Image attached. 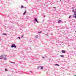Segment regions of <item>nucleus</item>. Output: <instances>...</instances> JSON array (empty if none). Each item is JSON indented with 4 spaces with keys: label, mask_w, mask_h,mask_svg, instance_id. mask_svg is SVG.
<instances>
[{
    "label": "nucleus",
    "mask_w": 76,
    "mask_h": 76,
    "mask_svg": "<svg viewBox=\"0 0 76 76\" xmlns=\"http://www.w3.org/2000/svg\"><path fill=\"white\" fill-rule=\"evenodd\" d=\"M75 12V10H73V12Z\"/></svg>",
    "instance_id": "nucleus-18"
},
{
    "label": "nucleus",
    "mask_w": 76,
    "mask_h": 76,
    "mask_svg": "<svg viewBox=\"0 0 76 76\" xmlns=\"http://www.w3.org/2000/svg\"><path fill=\"white\" fill-rule=\"evenodd\" d=\"M69 18H71V16H70L69 17Z\"/></svg>",
    "instance_id": "nucleus-21"
},
{
    "label": "nucleus",
    "mask_w": 76,
    "mask_h": 76,
    "mask_svg": "<svg viewBox=\"0 0 76 76\" xmlns=\"http://www.w3.org/2000/svg\"><path fill=\"white\" fill-rule=\"evenodd\" d=\"M35 22H36L37 23H38V21H37V18L35 19Z\"/></svg>",
    "instance_id": "nucleus-6"
},
{
    "label": "nucleus",
    "mask_w": 76,
    "mask_h": 76,
    "mask_svg": "<svg viewBox=\"0 0 76 76\" xmlns=\"http://www.w3.org/2000/svg\"><path fill=\"white\" fill-rule=\"evenodd\" d=\"M74 76H76V75H75Z\"/></svg>",
    "instance_id": "nucleus-25"
},
{
    "label": "nucleus",
    "mask_w": 76,
    "mask_h": 76,
    "mask_svg": "<svg viewBox=\"0 0 76 76\" xmlns=\"http://www.w3.org/2000/svg\"><path fill=\"white\" fill-rule=\"evenodd\" d=\"M11 63H14V64H15V63L14 62H11Z\"/></svg>",
    "instance_id": "nucleus-11"
},
{
    "label": "nucleus",
    "mask_w": 76,
    "mask_h": 76,
    "mask_svg": "<svg viewBox=\"0 0 76 76\" xmlns=\"http://www.w3.org/2000/svg\"><path fill=\"white\" fill-rule=\"evenodd\" d=\"M41 32H42L40 31V32H39L38 33H39V34H40L41 33Z\"/></svg>",
    "instance_id": "nucleus-14"
},
{
    "label": "nucleus",
    "mask_w": 76,
    "mask_h": 76,
    "mask_svg": "<svg viewBox=\"0 0 76 76\" xmlns=\"http://www.w3.org/2000/svg\"><path fill=\"white\" fill-rule=\"evenodd\" d=\"M53 8H54V9H56V7H53Z\"/></svg>",
    "instance_id": "nucleus-20"
},
{
    "label": "nucleus",
    "mask_w": 76,
    "mask_h": 76,
    "mask_svg": "<svg viewBox=\"0 0 76 76\" xmlns=\"http://www.w3.org/2000/svg\"><path fill=\"white\" fill-rule=\"evenodd\" d=\"M25 8H26V7H25Z\"/></svg>",
    "instance_id": "nucleus-26"
},
{
    "label": "nucleus",
    "mask_w": 76,
    "mask_h": 76,
    "mask_svg": "<svg viewBox=\"0 0 76 76\" xmlns=\"http://www.w3.org/2000/svg\"><path fill=\"white\" fill-rule=\"evenodd\" d=\"M26 10L25 11L24 13H26Z\"/></svg>",
    "instance_id": "nucleus-17"
},
{
    "label": "nucleus",
    "mask_w": 76,
    "mask_h": 76,
    "mask_svg": "<svg viewBox=\"0 0 76 76\" xmlns=\"http://www.w3.org/2000/svg\"><path fill=\"white\" fill-rule=\"evenodd\" d=\"M41 69H42V70H43V67H40Z\"/></svg>",
    "instance_id": "nucleus-9"
},
{
    "label": "nucleus",
    "mask_w": 76,
    "mask_h": 76,
    "mask_svg": "<svg viewBox=\"0 0 76 76\" xmlns=\"http://www.w3.org/2000/svg\"><path fill=\"white\" fill-rule=\"evenodd\" d=\"M56 65H57V66H59V65H58L57 64H56Z\"/></svg>",
    "instance_id": "nucleus-16"
},
{
    "label": "nucleus",
    "mask_w": 76,
    "mask_h": 76,
    "mask_svg": "<svg viewBox=\"0 0 76 76\" xmlns=\"http://www.w3.org/2000/svg\"><path fill=\"white\" fill-rule=\"evenodd\" d=\"M61 22V20H60L58 21V23H60Z\"/></svg>",
    "instance_id": "nucleus-7"
},
{
    "label": "nucleus",
    "mask_w": 76,
    "mask_h": 76,
    "mask_svg": "<svg viewBox=\"0 0 76 76\" xmlns=\"http://www.w3.org/2000/svg\"><path fill=\"white\" fill-rule=\"evenodd\" d=\"M6 56H4V60H6Z\"/></svg>",
    "instance_id": "nucleus-5"
},
{
    "label": "nucleus",
    "mask_w": 76,
    "mask_h": 76,
    "mask_svg": "<svg viewBox=\"0 0 76 76\" xmlns=\"http://www.w3.org/2000/svg\"><path fill=\"white\" fill-rule=\"evenodd\" d=\"M21 8H23V7H23L22 5H21Z\"/></svg>",
    "instance_id": "nucleus-12"
},
{
    "label": "nucleus",
    "mask_w": 76,
    "mask_h": 76,
    "mask_svg": "<svg viewBox=\"0 0 76 76\" xmlns=\"http://www.w3.org/2000/svg\"><path fill=\"white\" fill-rule=\"evenodd\" d=\"M62 52L63 53H66V51L65 50H62Z\"/></svg>",
    "instance_id": "nucleus-4"
},
{
    "label": "nucleus",
    "mask_w": 76,
    "mask_h": 76,
    "mask_svg": "<svg viewBox=\"0 0 76 76\" xmlns=\"http://www.w3.org/2000/svg\"><path fill=\"white\" fill-rule=\"evenodd\" d=\"M18 38H19V37H18Z\"/></svg>",
    "instance_id": "nucleus-23"
},
{
    "label": "nucleus",
    "mask_w": 76,
    "mask_h": 76,
    "mask_svg": "<svg viewBox=\"0 0 76 76\" xmlns=\"http://www.w3.org/2000/svg\"><path fill=\"white\" fill-rule=\"evenodd\" d=\"M73 17L75 18H76V12H74V14L73 15Z\"/></svg>",
    "instance_id": "nucleus-2"
},
{
    "label": "nucleus",
    "mask_w": 76,
    "mask_h": 76,
    "mask_svg": "<svg viewBox=\"0 0 76 76\" xmlns=\"http://www.w3.org/2000/svg\"><path fill=\"white\" fill-rule=\"evenodd\" d=\"M26 13H25V12H24L23 13V15H25V14Z\"/></svg>",
    "instance_id": "nucleus-19"
},
{
    "label": "nucleus",
    "mask_w": 76,
    "mask_h": 76,
    "mask_svg": "<svg viewBox=\"0 0 76 76\" xmlns=\"http://www.w3.org/2000/svg\"><path fill=\"white\" fill-rule=\"evenodd\" d=\"M3 35H6L7 34H3Z\"/></svg>",
    "instance_id": "nucleus-10"
},
{
    "label": "nucleus",
    "mask_w": 76,
    "mask_h": 76,
    "mask_svg": "<svg viewBox=\"0 0 76 76\" xmlns=\"http://www.w3.org/2000/svg\"><path fill=\"white\" fill-rule=\"evenodd\" d=\"M75 32H76V31H75Z\"/></svg>",
    "instance_id": "nucleus-27"
},
{
    "label": "nucleus",
    "mask_w": 76,
    "mask_h": 76,
    "mask_svg": "<svg viewBox=\"0 0 76 76\" xmlns=\"http://www.w3.org/2000/svg\"><path fill=\"white\" fill-rule=\"evenodd\" d=\"M3 56L1 55L0 56V59H3Z\"/></svg>",
    "instance_id": "nucleus-3"
},
{
    "label": "nucleus",
    "mask_w": 76,
    "mask_h": 76,
    "mask_svg": "<svg viewBox=\"0 0 76 76\" xmlns=\"http://www.w3.org/2000/svg\"><path fill=\"white\" fill-rule=\"evenodd\" d=\"M11 48H16V46L15 45V44H12L11 45Z\"/></svg>",
    "instance_id": "nucleus-1"
},
{
    "label": "nucleus",
    "mask_w": 76,
    "mask_h": 76,
    "mask_svg": "<svg viewBox=\"0 0 76 76\" xmlns=\"http://www.w3.org/2000/svg\"><path fill=\"white\" fill-rule=\"evenodd\" d=\"M21 37L22 38H23V36L22 35Z\"/></svg>",
    "instance_id": "nucleus-15"
},
{
    "label": "nucleus",
    "mask_w": 76,
    "mask_h": 76,
    "mask_svg": "<svg viewBox=\"0 0 76 76\" xmlns=\"http://www.w3.org/2000/svg\"><path fill=\"white\" fill-rule=\"evenodd\" d=\"M7 69H5V71H7Z\"/></svg>",
    "instance_id": "nucleus-13"
},
{
    "label": "nucleus",
    "mask_w": 76,
    "mask_h": 76,
    "mask_svg": "<svg viewBox=\"0 0 76 76\" xmlns=\"http://www.w3.org/2000/svg\"><path fill=\"white\" fill-rule=\"evenodd\" d=\"M41 68V66H39V68Z\"/></svg>",
    "instance_id": "nucleus-22"
},
{
    "label": "nucleus",
    "mask_w": 76,
    "mask_h": 76,
    "mask_svg": "<svg viewBox=\"0 0 76 76\" xmlns=\"http://www.w3.org/2000/svg\"><path fill=\"white\" fill-rule=\"evenodd\" d=\"M19 39H20V37H19Z\"/></svg>",
    "instance_id": "nucleus-24"
},
{
    "label": "nucleus",
    "mask_w": 76,
    "mask_h": 76,
    "mask_svg": "<svg viewBox=\"0 0 76 76\" xmlns=\"http://www.w3.org/2000/svg\"><path fill=\"white\" fill-rule=\"evenodd\" d=\"M61 57H64V55H60Z\"/></svg>",
    "instance_id": "nucleus-8"
}]
</instances>
